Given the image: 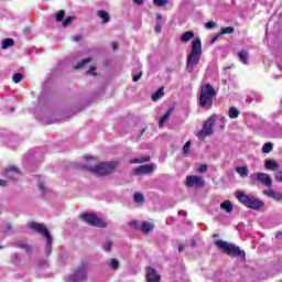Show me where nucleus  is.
<instances>
[{"mask_svg": "<svg viewBox=\"0 0 282 282\" xmlns=\"http://www.w3.org/2000/svg\"><path fill=\"white\" fill-rule=\"evenodd\" d=\"M195 39V32L193 31H186L184 32L181 37H180V41L181 43H188V41Z\"/></svg>", "mask_w": 282, "mask_h": 282, "instance_id": "obj_16", "label": "nucleus"}, {"mask_svg": "<svg viewBox=\"0 0 282 282\" xmlns=\"http://www.w3.org/2000/svg\"><path fill=\"white\" fill-rule=\"evenodd\" d=\"M272 149H274V144L271 142L264 143L262 147V153H271Z\"/></svg>", "mask_w": 282, "mask_h": 282, "instance_id": "obj_30", "label": "nucleus"}, {"mask_svg": "<svg viewBox=\"0 0 282 282\" xmlns=\"http://www.w3.org/2000/svg\"><path fill=\"white\" fill-rule=\"evenodd\" d=\"M133 3H137V6H142V0H133Z\"/></svg>", "mask_w": 282, "mask_h": 282, "instance_id": "obj_54", "label": "nucleus"}, {"mask_svg": "<svg viewBox=\"0 0 282 282\" xmlns=\"http://www.w3.org/2000/svg\"><path fill=\"white\" fill-rule=\"evenodd\" d=\"M73 282H84L87 281V267L83 265L76 269L74 274L70 276Z\"/></svg>", "mask_w": 282, "mask_h": 282, "instance_id": "obj_11", "label": "nucleus"}, {"mask_svg": "<svg viewBox=\"0 0 282 282\" xmlns=\"http://www.w3.org/2000/svg\"><path fill=\"white\" fill-rule=\"evenodd\" d=\"M155 169H158L155 164L142 165V175H151Z\"/></svg>", "mask_w": 282, "mask_h": 282, "instance_id": "obj_18", "label": "nucleus"}, {"mask_svg": "<svg viewBox=\"0 0 282 282\" xmlns=\"http://www.w3.org/2000/svg\"><path fill=\"white\" fill-rule=\"evenodd\" d=\"M154 32H156V34H160V32H162V25L156 24L154 28Z\"/></svg>", "mask_w": 282, "mask_h": 282, "instance_id": "obj_47", "label": "nucleus"}, {"mask_svg": "<svg viewBox=\"0 0 282 282\" xmlns=\"http://www.w3.org/2000/svg\"><path fill=\"white\" fill-rule=\"evenodd\" d=\"M111 47L113 51L118 50V42H112Z\"/></svg>", "mask_w": 282, "mask_h": 282, "instance_id": "obj_49", "label": "nucleus"}, {"mask_svg": "<svg viewBox=\"0 0 282 282\" xmlns=\"http://www.w3.org/2000/svg\"><path fill=\"white\" fill-rule=\"evenodd\" d=\"M228 116H229V118H231V120L239 118V109H237L236 107H230Z\"/></svg>", "mask_w": 282, "mask_h": 282, "instance_id": "obj_26", "label": "nucleus"}, {"mask_svg": "<svg viewBox=\"0 0 282 282\" xmlns=\"http://www.w3.org/2000/svg\"><path fill=\"white\" fill-rule=\"evenodd\" d=\"M208 171V165L203 164L197 169L198 173H206Z\"/></svg>", "mask_w": 282, "mask_h": 282, "instance_id": "obj_42", "label": "nucleus"}, {"mask_svg": "<svg viewBox=\"0 0 282 282\" xmlns=\"http://www.w3.org/2000/svg\"><path fill=\"white\" fill-rule=\"evenodd\" d=\"M236 173H238V175H240V177L246 178L248 177L250 171L248 170V166H237L235 169Z\"/></svg>", "mask_w": 282, "mask_h": 282, "instance_id": "obj_19", "label": "nucleus"}, {"mask_svg": "<svg viewBox=\"0 0 282 282\" xmlns=\"http://www.w3.org/2000/svg\"><path fill=\"white\" fill-rule=\"evenodd\" d=\"M204 177L196 175H189L185 181V186H187V188H204Z\"/></svg>", "mask_w": 282, "mask_h": 282, "instance_id": "obj_10", "label": "nucleus"}, {"mask_svg": "<svg viewBox=\"0 0 282 282\" xmlns=\"http://www.w3.org/2000/svg\"><path fill=\"white\" fill-rule=\"evenodd\" d=\"M134 202H137L138 204H142V193H134Z\"/></svg>", "mask_w": 282, "mask_h": 282, "instance_id": "obj_40", "label": "nucleus"}, {"mask_svg": "<svg viewBox=\"0 0 282 282\" xmlns=\"http://www.w3.org/2000/svg\"><path fill=\"white\" fill-rule=\"evenodd\" d=\"M129 164H142V159H134L129 161Z\"/></svg>", "mask_w": 282, "mask_h": 282, "instance_id": "obj_45", "label": "nucleus"}, {"mask_svg": "<svg viewBox=\"0 0 282 282\" xmlns=\"http://www.w3.org/2000/svg\"><path fill=\"white\" fill-rule=\"evenodd\" d=\"M79 217L85 221V224H88V226H94L95 228H107V223L98 218L96 214L82 213Z\"/></svg>", "mask_w": 282, "mask_h": 282, "instance_id": "obj_7", "label": "nucleus"}, {"mask_svg": "<svg viewBox=\"0 0 282 282\" xmlns=\"http://www.w3.org/2000/svg\"><path fill=\"white\" fill-rule=\"evenodd\" d=\"M164 96V87H160L154 94H152V100L158 102L160 98Z\"/></svg>", "mask_w": 282, "mask_h": 282, "instance_id": "obj_23", "label": "nucleus"}, {"mask_svg": "<svg viewBox=\"0 0 282 282\" xmlns=\"http://www.w3.org/2000/svg\"><path fill=\"white\" fill-rule=\"evenodd\" d=\"M215 120H217V115H213L208 120L204 122L203 129L197 133V138H199V140H204V138L213 135V127H215Z\"/></svg>", "mask_w": 282, "mask_h": 282, "instance_id": "obj_8", "label": "nucleus"}, {"mask_svg": "<svg viewBox=\"0 0 282 282\" xmlns=\"http://www.w3.org/2000/svg\"><path fill=\"white\" fill-rule=\"evenodd\" d=\"M215 245L217 248L223 250L225 254L228 257H240V259L246 260V251H242L239 247L235 246L234 243L224 241V240H216Z\"/></svg>", "mask_w": 282, "mask_h": 282, "instance_id": "obj_4", "label": "nucleus"}, {"mask_svg": "<svg viewBox=\"0 0 282 282\" xmlns=\"http://www.w3.org/2000/svg\"><path fill=\"white\" fill-rule=\"evenodd\" d=\"M279 69L282 72V66L281 65H278Z\"/></svg>", "mask_w": 282, "mask_h": 282, "instance_id": "obj_62", "label": "nucleus"}, {"mask_svg": "<svg viewBox=\"0 0 282 282\" xmlns=\"http://www.w3.org/2000/svg\"><path fill=\"white\" fill-rule=\"evenodd\" d=\"M4 230H6V232L12 231V226H11L10 224H7V225L4 226Z\"/></svg>", "mask_w": 282, "mask_h": 282, "instance_id": "obj_48", "label": "nucleus"}, {"mask_svg": "<svg viewBox=\"0 0 282 282\" xmlns=\"http://www.w3.org/2000/svg\"><path fill=\"white\" fill-rule=\"evenodd\" d=\"M264 167L267 169V171H279L280 169L279 163H276V161L272 159H268L264 161Z\"/></svg>", "mask_w": 282, "mask_h": 282, "instance_id": "obj_15", "label": "nucleus"}, {"mask_svg": "<svg viewBox=\"0 0 282 282\" xmlns=\"http://www.w3.org/2000/svg\"><path fill=\"white\" fill-rule=\"evenodd\" d=\"M117 166L118 161H110L101 162L95 166L83 165L82 171H86V173H91L93 175H111Z\"/></svg>", "mask_w": 282, "mask_h": 282, "instance_id": "obj_2", "label": "nucleus"}, {"mask_svg": "<svg viewBox=\"0 0 282 282\" xmlns=\"http://www.w3.org/2000/svg\"><path fill=\"white\" fill-rule=\"evenodd\" d=\"M178 215H182L183 217H186V212L185 210H180Z\"/></svg>", "mask_w": 282, "mask_h": 282, "instance_id": "obj_56", "label": "nucleus"}, {"mask_svg": "<svg viewBox=\"0 0 282 282\" xmlns=\"http://www.w3.org/2000/svg\"><path fill=\"white\" fill-rule=\"evenodd\" d=\"M15 248H21V250H25L30 254L32 252V247L25 242L17 241L14 242Z\"/></svg>", "mask_w": 282, "mask_h": 282, "instance_id": "obj_22", "label": "nucleus"}, {"mask_svg": "<svg viewBox=\"0 0 282 282\" xmlns=\"http://www.w3.org/2000/svg\"><path fill=\"white\" fill-rule=\"evenodd\" d=\"M140 78H142V70L139 72L137 75H134L132 80H133V83H138V80H140Z\"/></svg>", "mask_w": 282, "mask_h": 282, "instance_id": "obj_44", "label": "nucleus"}, {"mask_svg": "<svg viewBox=\"0 0 282 282\" xmlns=\"http://www.w3.org/2000/svg\"><path fill=\"white\" fill-rule=\"evenodd\" d=\"M224 85H226V80H224Z\"/></svg>", "mask_w": 282, "mask_h": 282, "instance_id": "obj_63", "label": "nucleus"}, {"mask_svg": "<svg viewBox=\"0 0 282 282\" xmlns=\"http://www.w3.org/2000/svg\"><path fill=\"white\" fill-rule=\"evenodd\" d=\"M132 175H142V165L132 171Z\"/></svg>", "mask_w": 282, "mask_h": 282, "instance_id": "obj_43", "label": "nucleus"}, {"mask_svg": "<svg viewBox=\"0 0 282 282\" xmlns=\"http://www.w3.org/2000/svg\"><path fill=\"white\" fill-rule=\"evenodd\" d=\"M263 195H267V197H270L271 199H275V202H282V194L274 192V189L264 191Z\"/></svg>", "mask_w": 282, "mask_h": 282, "instance_id": "obj_14", "label": "nucleus"}, {"mask_svg": "<svg viewBox=\"0 0 282 282\" xmlns=\"http://www.w3.org/2000/svg\"><path fill=\"white\" fill-rule=\"evenodd\" d=\"M281 235H282V232H281V231H278V232L275 234L276 239H279V237H281Z\"/></svg>", "mask_w": 282, "mask_h": 282, "instance_id": "obj_59", "label": "nucleus"}, {"mask_svg": "<svg viewBox=\"0 0 282 282\" xmlns=\"http://www.w3.org/2000/svg\"><path fill=\"white\" fill-rule=\"evenodd\" d=\"M73 41H80V37H74Z\"/></svg>", "mask_w": 282, "mask_h": 282, "instance_id": "obj_60", "label": "nucleus"}, {"mask_svg": "<svg viewBox=\"0 0 282 282\" xmlns=\"http://www.w3.org/2000/svg\"><path fill=\"white\" fill-rule=\"evenodd\" d=\"M145 280L147 282H160L162 281V275L154 268L148 267L145 269Z\"/></svg>", "mask_w": 282, "mask_h": 282, "instance_id": "obj_12", "label": "nucleus"}, {"mask_svg": "<svg viewBox=\"0 0 282 282\" xmlns=\"http://www.w3.org/2000/svg\"><path fill=\"white\" fill-rule=\"evenodd\" d=\"M87 63H91V57L85 58L82 62H79L77 65L74 66V69H83Z\"/></svg>", "mask_w": 282, "mask_h": 282, "instance_id": "obj_29", "label": "nucleus"}, {"mask_svg": "<svg viewBox=\"0 0 282 282\" xmlns=\"http://www.w3.org/2000/svg\"><path fill=\"white\" fill-rule=\"evenodd\" d=\"M199 58H202V40L196 37L192 42V51L187 56L186 69L189 73H193L195 65H199Z\"/></svg>", "mask_w": 282, "mask_h": 282, "instance_id": "obj_3", "label": "nucleus"}, {"mask_svg": "<svg viewBox=\"0 0 282 282\" xmlns=\"http://www.w3.org/2000/svg\"><path fill=\"white\" fill-rule=\"evenodd\" d=\"M85 160H91V156H85Z\"/></svg>", "mask_w": 282, "mask_h": 282, "instance_id": "obj_61", "label": "nucleus"}, {"mask_svg": "<svg viewBox=\"0 0 282 282\" xmlns=\"http://www.w3.org/2000/svg\"><path fill=\"white\" fill-rule=\"evenodd\" d=\"M97 17H99V19H101V23H109V21H111V18L109 17V13L105 10H99L97 11Z\"/></svg>", "mask_w": 282, "mask_h": 282, "instance_id": "obj_17", "label": "nucleus"}, {"mask_svg": "<svg viewBox=\"0 0 282 282\" xmlns=\"http://www.w3.org/2000/svg\"><path fill=\"white\" fill-rule=\"evenodd\" d=\"M216 120H219L220 129H224V127L226 126V122H227L226 117H224L221 115H217Z\"/></svg>", "mask_w": 282, "mask_h": 282, "instance_id": "obj_36", "label": "nucleus"}, {"mask_svg": "<svg viewBox=\"0 0 282 282\" xmlns=\"http://www.w3.org/2000/svg\"><path fill=\"white\" fill-rule=\"evenodd\" d=\"M28 228H30V230H33V232L42 235L44 239H46L44 252L46 257H50L52 254V243L54 241V238H52V235L50 234V229L46 228L45 224L34 221L28 223Z\"/></svg>", "mask_w": 282, "mask_h": 282, "instance_id": "obj_1", "label": "nucleus"}, {"mask_svg": "<svg viewBox=\"0 0 282 282\" xmlns=\"http://www.w3.org/2000/svg\"><path fill=\"white\" fill-rule=\"evenodd\" d=\"M171 118V110H167L166 113H164L161 119L159 120V127H164V122H166Z\"/></svg>", "mask_w": 282, "mask_h": 282, "instance_id": "obj_27", "label": "nucleus"}, {"mask_svg": "<svg viewBox=\"0 0 282 282\" xmlns=\"http://www.w3.org/2000/svg\"><path fill=\"white\" fill-rule=\"evenodd\" d=\"M191 151V141H187L183 147V155H188Z\"/></svg>", "mask_w": 282, "mask_h": 282, "instance_id": "obj_37", "label": "nucleus"}, {"mask_svg": "<svg viewBox=\"0 0 282 282\" xmlns=\"http://www.w3.org/2000/svg\"><path fill=\"white\" fill-rule=\"evenodd\" d=\"M151 160V156H143L142 162H149Z\"/></svg>", "mask_w": 282, "mask_h": 282, "instance_id": "obj_53", "label": "nucleus"}, {"mask_svg": "<svg viewBox=\"0 0 282 282\" xmlns=\"http://www.w3.org/2000/svg\"><path fill=\"white\" fill-rule=\"evenodd\" d=\"M237 199L243 204L247 208H251L252 210H259V208H263L264 203L259 198L250 195H246L245 193H238Z\"/></svg>", "mask_w": 282, "mask_h": 282, "instance_id": "obj_6", "label": "nucleus"}, {"mask_svg": "<svg viewBox=\"0 0 282 282\" xmlns=\"http://www.w3.org/2000/svg\"><path fill=\"white\" fill-rule=\"evenodd\" d=\"M96 66H90L89 67V70H88V74H90L91 76H96Z\"/></svg>", "mask_w": 282, "mask_h": 282, "instance_id": "obj_46", "label": "nucleus"}, {"mask_svg": "<svg viewBox=\"0 0 282 282\" xmlns=\"http://www.w3.org/2000/svg\"><path fill=\"white\" fill-rule=\"evenodd\" d=\"M153 228H155V225L153 223H149V221L142 223V232H144V235H149V232H151Z\"/></svg>", "mask_w": 282, "mask_h": 282, "instance_id": "obj_21", "label": "nucleus"}, {"mask_svg": "<svg viewBox=\"0 0 282 282\" xmlns=\"http://www.w3.org/2000/svg\"><path fill=\"white\" fill-rule=\"evenodd\" d=\"M205 28H206V30H213V29L217 28V24L213 21H209L205 24Z\"/></svg>", "mask_w": 282, "mask_h": 282, "instance_id": "obj_41", "label": "nucleus"}, {"mask_svg": "<svg viewBox=\"0 0 282 282\" xmlns=\"http://www.w3.org/2000/svg\"><path fill=\"white\" fill-rule=\"evenodd\" d=\"M72 21H74V17H67V18L62 22L63 28H67V25H70V24H72Z\"/></svg>", "mask_w": 282, "mask_h": 282, "instance_id": "obj_39", "label": "nucleus"}, {"mask_svg": "<svg viewBox=\"0 0 282 282\" xmlns=\"http://www.w3.org/2000/svg\"><path fill=\"white\" fill-rule=\"evenodd\" d=\"M39 188L40 191H42V193L45 191V185H43V183H40L39 184Z\"/></svg>", "mask_w": 282, "mask_h": 282, "instance_id": "obj_51", "label": "nucleus"}, {"mask_svg": "<svg viewBox=\"0 0 282 282\" xmlns=\"http://www.w3.org/2000/svg\"><path fill=\"white\" fill-rule=\"evenodd\" d=\"M3 175L4 177H8V180H17L18 175H21V171L19 167L10 165L4 170Z\"/></svg>", "mask_w": 282, "mask_h": 282, "instance_id": "obj_13", "label": "nucleus"}, {"mask_svg": "<svg viewBox=\"0 0 282 282\" xmlns=\"http://www.w3.org/2000/svg\"><path fill=\"white\" fill-rule=\"evenodd\" d=\"M184 250V245L178 246V252H182Z\"/></svg>", "mask_w": 282, "mask_h": 282, "instance_id": "obj_57", "label": "nucleus"}, {"mask_svg": "<svg viewBox=\"0 0 282 282\" xmlns=\"http://www.w3.org/2000/svg\"><path fill=\"white\" fill-rule=\"evenodd\" d=\"M217 96L215 88L210 84H206L202 86L200 96H199V105L203 108H210L213 107V98Z\"/></svg>", "mask_w": 282, "mask_h": 282, "instance_id": "obj_5", "label": "nucleus"}, {"mask_svg": "<svg viewBox=\"0 0 282 282\" xmlns=\"http://www.w3.org/2000/svg\"><path fill=\"white\" fill-rule=\"evenodd\" d=\"M238 58L243 65H248V52L246 51L238 52Z\"/></svg>", "mask_w": 282, "mask_h": 282, "instance_id": "obj_24", "label": "nucleus"}, {"mask_svg": "<svg viewBox=\"0 0 282 282\" xmlns=\"http://www.w3.org/2000/svg\"><path fill=\"white\" fill-rule=\"evenodd\" d=\"M251 180H254L256 182H259V184H262V186H265L267 188H270L272 186V176L270 174L264 172H258L250 175Z\"/></svg>", "mask_w": 282, "mask_h": 282, "instance_id": "obj_9", "label": "nucleus"}, {"mask_svg": "<svg viewBox=\"0 0 282 282\" xmlns=\"http://www.w3.org/2000/svg\"><path fill=\"white\" fill-rule=\"evenodd\" d=\"M110 268H111V270H119L120 261H118V259H116V258H112L110 260Z\"/></svg>", "mask_w": 282, "mask_h": 282, "instance_id": "obj_31", "label": "nucleus"}, {"mask_svg": "<svg viewBox=\"0 0 282 282\" xmlns=\"http://www.w3.org/2000/svg\"><path fill=\"white\" fill-rule=\"evenodd\" d=\"M219 35H220V34H217L216 36H214V37L212 39V43H217V39H219Z\"/></svg>", "mask_w": 282, "mask_h": 282, "instance_id": "obj_52", "label": "nucleus"}, {"mask_svg": "<svg viewBox=\"0 0 282 282\" xmlns=\"http://www.w3.org/2000/svg\"><path fill=\"white\" fill-rule=\"evenodd\" d=\"M112 246H113V242L111 241V239H107L104 245V250L106 252H109V250H111Z\"/></svg>", "mask_w": 282, "mask_h": 282, "instance_id": "obj_35", "label": "nucleus"}, {"mask_svg": "<svg viewBox=\"0 0 282 282\" xmlns=\"http://www.w3.org/2000/svg\"><path fill=\"white\" fill-rule=\"evenodd\" d=\"M154 6H158L159 8H162L169 3V0H153Z\"/></svg>", "mask_w": 282, "mask_h": 282, "instance_id": "obj_38", "label": "nucleus"}, {"mask_svg": "<svg viewBox=\"0 0 282 282\" xmlns=\"http://www.w3.org/2000/svg\"><path fill=\"white\" fill-rule=\"evenodd\" d=\"M232 203L230 200H225L220 204V209L225 210V213H231L234 210Z\"/></svg>", "mask_w": 282, "mask_h": 282, "instance_id": "obj_20", "label": "nucleus"}, {"mask_svg": "<svg viewBox=\"0 0 282 282\" xmlns=\"http://www.w3.org/2000/svg\"><path fill=\"white\" fill-rule=\"evenodd\" d=\"M235 32V28L226 26L220 30L219 34H232Z\"/></svg>", "mask_w": 282, "mask_h": 282, "instance_id": "obj_34", "label": "nucleus"}, {"mask_svg": "<svg viewBox=\"0 0 282 282\" xmlns=\"http://www.w3.org/2000/svg\"><path fill=\"white\" fill-rule=\"evenodd\" d=\"M55 19H56L57 23H61V21H63V19H65V10L57 11L55 14Z\"/></svg>", "mask_w": 282, "mask_h": 282, "instance_id": "obj_32", "label": "nucleus"}, {"mask_svg": "<svg viewBox=\"0 0 282 282\" xmlns=\"http://www.w3.org/2000/svg\"><path fill=\"white\" fill-rule=\"evenodd\" d=\"M12 45H14V40L13 39H4L1 42L2 50H8V47H12Z\"/></svg>", "mask_w": 282, "mask_h": 282, "instance_id": "obj_25", "label": "nucleus"}, {"mask_svg": "<svg viewBox=\"0 0 282 282\" xmlns=\"http://www.w3.org/2000/svg\"><path fill=\"white\" fill-rule=\"evenodd\" d=\"M0 186H8V181L0 180Z\"/></svg>", "mask_w": 282, "mask_h": 282, "instance_id": "obj_50", "label": "nucleus"}, {"mask_svg": "<svg viewBox=\"0 0 282 282\" xmlns=\"http://www.w3.org/2000/svg\"><path fill=\"white\" fill-rule=\"evenodd\" d=\"M45 263H47V261L45 260H40V267L43 268V265H45Z\"/></svg>", "mask_w": 282, "mask_h": 282, "instance_id": "obj_55", "label": "nucleus"}, {"mask_svg": "<svg viewBox=\"0 0 282 282\" xmlns=\"http://www.w3.org/2000/svg\"><path fill=\"white\" fill-rule=\"evenodd\" d=\"M156 21H162V14H156Z\"/></svg>", "mask_w": 282, "mask_h": 282, "instance_id": "obj_58", "label": "nucleus"}, {"mask_svg": "<svg viewBox=\"0 0 282 282\" xmlns=\"http://www.w3.org/2000/svg\"><path fill=\"white\" fill-rule=\"evenodd\" d=\"M21 80H23V74H21V73H15V74L12 76V82H13V83L19 84V83H21Z\"/></svg>", "mask_w": 282, "mask_h": 282, "instance_id": "obj_33", "label": "nucleus"}, {"mask_svg": "<svg viewBox=\"0 0 282 282\" xmlns=\"http://www.w3.org/2000/svg\"><path fill=\"white\" fill-rule=\"evenodd\" d=\"M129 226L133 229V230H142V224H140V221H138L137 219H132L129 223Z\"/></svg>", "mask_w": 282, "mask_h": 282, "instance_id": "obj_28", "label": "nucleus"}]
</instances>
